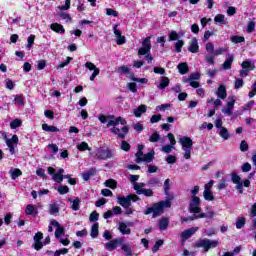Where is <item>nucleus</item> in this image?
Here are the masks:
<instances>
[{
    "instance_id": "1",
    "label": "nucleus",
    "mask_w": 256,
    "mask_h": 256,
    "mask_svg": "<svg viewBox=\"0 0 256 256\" xmlns=\"http://www.w3.org/2000/svg\"><path fill=\"white\" fill-rule=\"evenodd\" d=\"M169 207H171V200L161 201L147 208L144 214L151 215V213H153V217H159V215L163 213V210Z\"/></svg>"
},
{
    "instance_id": "2",
    "label": "nucleus",
    "mask_w": 256,
    "mask_h": 256,
    "mask_svg": "<svg viewBox=\"0 0 256 256\" xmlns=\"http://www.w3.org/2000/svg\"><path fill=\"white\" fill-rule=\"evenodd\" d=\"M178 143L182 147L184 159H191V150L193 149V140L191 137L183 136L179 138Z\"/></svg>"
},
{
    "instance_id": "3",
    "label": "nucleus",
    "mask_w": 256,
    "mask_h": 256,
    "mask_svg": "<svg viewBox=\"0 0 256 256\" xmlns=\"http://www.w3.org/2000/svg\"><path fill=\"white\" fill-rule=\"evenodd\" d=\"M2 137L9 149L10 155H15V148L19 145V137L17 135H13L12 138L7 137V133L3 132Z\"/></svg>"
},
{
    "instance_id": "4",
    "label": "nucleus",
    "mask_w": 256,
    "mask_h": 256,
    "mask_svg": "<svg viewBox=\"0 0 256 256\" xmlns=\"http://www.w3.org/2000/svg\"><path fill=\"white\" fill-rule=\"evenodd\" d=\"M117 201L123 207L124 209H127L128 207H131V201L134 203L139 201V196L135 194H130L128 196H117Z\"/></svg>"
},
{
    "instance_id": "5",
    "label": "nucleus",
    "mask_w": 256,
    "mask_h": 256,
    "mask_svg": "<svg viewBox=\"0 0 256 256\" xmlns=\"http://www.w3.org/2000/svg\"><path fill=\"white\" fill-rule=\"evenodd\" d=\"M217 245H219V240H210L207 238L200 239L196 243V247H201L202 249H204V251L206 253H207V251H209V249H215V247H217Z\"/></svg>"
},
{
    "instance_id": "6",
    "label": "nucleus",
    "mask_w": 256,
    "mask_h": 256,
    "mask_svg": "<svg viewBox=\"0 0 256 256\" xmlns=\"http://www.w3.org/2000/svg\"><path fill=\"white\" fill-rule=\"evenodd\" d=\"M113 155H115L113 153V150H111L109 148L100 147L96 150L94 157H95V159L107 161V159H112Z\"/></svg>"
},
{
    "instance_id": "7",
    "label": "nucleus",
    "mask_w": 256,
    "mask_h": 256,
    "mask_svg": "<svg viewBox=\"0 0 256 256\" xmlns=\"http://www.w3.org/2000/svg\"><path fill=\"white\" fill-rule=\"evenodd\" d=\"M143 187H145V183H143V182H140V183L135 182L134 183V189H135L137 195H145V197H153V190L145 189Z\"/></svg>"
},
{
    "instance_id": "8",
    "label": "nucleus",
    "mask_w": 256,
    "mask_h": 256,
    "mask_svg": "<svg viewBox=\"0 0 256 256\" xmlns=\"http://www.w3.org/2000/svg\"><path fill=\"white\" fill-rule=\"evenodd\" d=\"M63 173H65V170L63 168H60L55 173V168L48 167V174L52 175V180L55 181V183H63V179H64Z\"/></svg>"
},
{
    "instance_id": "9",
    "label": "nucleus",
    "mask_w": 256,
    "mask_h": 256,
    "mask_svg": "<svg viewBox=\"0 0 256 256\" xmlns=\"http://www.w3.org/2000/svg\"><path fill=\"white\" fill-rule=\"evenodd\" d=\"M153 159H155V151H151L147 154H143V152L136 153V163H142V161L145 163H151Z\"/></svg>"
},
{
    "instance_id": "10",
    "label": "nucleus",
    "mask_w": 256,
    "mask_h": 256,
    "mask_svg": "<svg viewBox=\"0 0 256 256\" xmlns=\"http://www.w3.org/2000/svg\"><path fill=\"white\" fill-rule=\"evenodd\" d=\"M127 125V121L125 119H123V117L119 116V117H115L113 115H108V123H107V127H117V125Z\"/></svg>"
},
{
    "instance_id": "11",
    "label": "nucleus",
    "mask_w": 256,
    "mask_h": 256,
    "mask_svg": "<svg viewBox=\"0 0 256 256\" xmlns=\"http://www.w3.org/2000/svg\"><path fill=\"white\" fill-rule=\"evenodd\" d=\"M189 209L190 213H201V198H191Z\"/></svg>"
},
{
    "instance_id": "12",
    "label": "nucleus",
    "mask_w": 256,
    "mask_h": 256,
    "mask_svg": "<svg viewBox=\"0 0 256 256\" xmlns=\"http://www.w3.org/2000/svg\"><path fill=\"white\" fill-rule=\"evenodd\" d=\"M124 241L125 240L123 238H115L113 240H110L105 244V249L107 251H115V249H117L119 245H123Z\"/></svg>"
},
{
    "instance_id": "13",
    "label": "nucleus",
    "mask_w": 256,
    "mask_h": 256,
    "mask_svg": "<svg viewBox=\"0 0 256 256\" xmlns=\"http://www.w3.org/2000/svg\"><path fill=\"white\" fill-rule=\"evenodd\" d=\"M169 141H170V145H164L161 148L162 153H171V151H173L175 145H177V141L175 140V136L172 133H169L167 135Z\"/></svg>"
},
{
    "instance_id": "14",
    "label": "nucleus",
    "mask_w": 256,
    "mask_h": 256,
    "mask_svg": "<svg viewBox=\"0 0 256 256\" xmlns=\"http://www.w3.org/2000/svg\"><path fill=\"white\" fill-rule=\"evenodd\" d=\"M151 52V37H147L142 42V47L138 50V55H147Z\"/></svg>"
},
{
    "instance_id": "15",
    "label": "nucleus",
    "mask_w": 256,
    "mask_h": 256,
    "mask_svg": "<svg viewBox=\"0 0 256 256\" xmlns=\"http://www.w3.org/2000/svg\"><path fill=\"white\" fill-rule=\"evenodd\" d=\"M110 131L111 133H114V135H117L118 139H125V136L129 133V127L124 126L121 129L112 127Z\"/></svg>"
},
{
    "instance_id": "16",
    "label": "nucleus",
    "mask_w": 256,
    "mask_h": 256,
    "mask_svg": "<svg viewBox=\"0 0 256 256\" xmlns=\"http://www.w3.org/2000/svg\"><path fill=\"white\" fill-rule=\"evenodd\" d=\"M85 67L89 71H93L92 75L90 76V81H95V77H97V75H99V73H101L99 68H97V66L95 64H93L92 62H86Z\"/></svg>"
},
{
    "instance_id": "17",
    "label": "nucleus",
    "mask_w": 256,
    "mask_h": 256,
    "mask_svg": "<svg viewBox=\"0 0 256 256\" xmlns=\"http://www.w3.org/2000/svg\"><path fill=\"white\" fill-rule=\"evenodd\" d=\"M197 231H199V227L189 228L187 230H184L180 234V237H181L182 241H187V239H189L192 235H195V233H197Z\"/></svg>"
},
{
    "instance_id": "18",
    "label": "nucleus",
    "mask_w": 256,
    "mask_h": 256,
    "mask_svg": "<svg viewBox=\"0 0 256 256\" xmlns=\"http://www.w3.org/2000/svg\"><path fill=\"white\" fill-rule=\"evenodd\" d=\"M51 225L52 227H56V231H55L56 239H61V237H63L65 233V229L61 227V224H59V222H57L56 220H51Z\"/></svg>"
},
{
    "instance_id": "19",
    "label": "nucleus",
    "mask_w": 256,
    "mask_h": 256,
    "mask_svg": "<svg viewBox=\"0 0 256 256\" xmlns=\"http://www.w3.org/2000/svg\"><path fill=\"white\" fill-rule=\"evenodd\" d=\"M117 27H119V24H115L113 26L114 35L116 37V43L117 45H123L125 44V36L121 35V31L117 30Z\"/></svg>"
},
{
    "instance_id": "20",
    "label": "nucleus",
    "mask_w": 256,
    "mask_h": 256,
    "mask_svg": "<svg viewBox=\"0 0 256 256\" xmlns=\"http://www.w3.org/2000/svg\"><path fill=\"white\" fill-rule=\"evenodd\" d=\"M216 96L218 99H227V88L225 87V85L221 84L217 91L215 92Z\"/></svg>"
},
{
    "instance_id": "21",
    "label": "nucleus",
    "mask_w": 256,
    "mask_h": 256,
    "mask_svg": "<svg viewBox=\"0 0 256 256\" xmlns=\"http://www.w3.org/2000/svg\"><path fill=\"white\" fill-rule=\"evenodd\" d=\"M188 51L190 53H199V42L197 41V38H192L189 42Z\"/></svg>"
},
{
    "instance_id": "22",
    "label": "nucleus",
    "mask_w": 256,
    "mask_h": 256,
    "mask_svg": "<svg viewBox=\"0 0 256 256\" xmlns=\"http://www.w3.org/2000/svg\"><path fill=\"white\" fill-rule=\"evenodd\" d=\"M234 59L235 58L233 57V54H229L224 63L222 64V69H224L225 71L231 69V65H233Z\"/></svg>"
},
{
    "instance_id": "23",
    "label": "nucleus",
    "mask_w": 256,
    "mask_h": 256,
    "mask_svg": "<svg viewBox=\"0 0 256 256\" xmlns=\"http://www.w3.org/2000/svg\"><path fill=\"white\" fill-rule=\"evenodd\" d=\"M118 229L122 235H131V228H129L124 222L119 223Z\"/></svg>"
},
{
    "instance_id": "24",
    "label": "nucleus",
    "mask_w": 256,
    "mask_h": 256,
    "mask_svg": "<svg viewBox=\"0 0 256 256\" xmlns=\"http://www.w3.org/2000/svg\"><path fill=\"white\" fill-rule=\"evenodd\" d=\"M26 215H37L39 213V210H37V206L33 204H28L25 209Z\"/></svg>"
},
{
    "instance_id": "25",
    "label": "nucleus",
    "mask_w": 256,
    "mask_h": 256,
    "mask_svg": "<svg viewBox=\"0 0 256 256\" xmlns=\"http://www.w3.org/2000/svg\"><path fill=\"white\" fill-rule=\"evenodd\" d=\"M68 201H69L70 203H72L71 209H72L73 211H79V209L81 208V206H80V205H81V199L75 198V199L73 200V199L69 198Z\"/></svg>"
},
{
    "instance_id": "26",
    "label": "nucleus",
    "mask_w": 256,
    "mask_h": 256,
    "mask_svg": "<svg viewBox=\"0 0 256 256\" xmlns=\"http://www.w3.org/2000/svg\"><path fill=\"white\" fill-rule=\"evenodd\" d=\"M170 80L169 78L162 76L160 83L157 85L158 89H167L169 87Z\"/></svg>"
},
{
    "instance_id": "27",
    "label": "nucleus",
    "mask_w": 256,
    "mask_h": 256,
    "mask_svg": "<svg viewBox=\"0 0 256 256\" xmlns=\"http://www.w3.org/2000/svg\"><path fill=\"white\" fill-rule=\"evenodd\" d=\"M50 29L52 31H55V33H65V28H63V25L59 23H53L50 25Z\"/></svg>"
},
{
    "instance_id": "28",
    "label": "nucleus",
    "mask_w": 256,
    "mask_h": 256,
    "mask_svg": "<svg viewBox=\"0 0 256 256\" xmlns=\"http://www.w3.org/2000/svg\"><path fill=\"white\" fill-rule=\"evenodd\" d=\"M9 175L11 176V179L15 181L18 177H21L23 175V172L19 168H15L9 171Z\"/></svg>"
},
{
    "instance_id": "29",
    "label": "nucleus",
    "mask_w": 256,
    "mask_h": 256,
    "mask_svg": "<svg viewBox=\"0 0 256 256\" xmlns=\"http://www.w3.org/2000/svg\"><path fill=\"white\" fill-rule=\"evenodd\" d=\"M146 112H147L146 105H140L138 108L133 110V114L135 115V117H141V114Z\"/></svg>"
},
{
    "instance_id": "30",
    "label": "nucleus",
    "mask_w": 256,
    "mask_h": 256,
    "mask_svg": "<svg viewBox=\"0 0 256 256\" xmlns=\"http://www.w3.org/2000/svg\"><path fill=\"white\" fill-rule=\"evenodd\" d=\"M194 219H207L206 218V213L194 214L191 217L182 218V221H184L186 223L187 221H194Z\"/></svg>"
},
{
    "instance_id": "31",
    "label": "nucleus",
    "mask_w": 256,
    "mask_h": 256,
    "mask_svg": "<svg viewBox=\"0 0 256 256\" xmlns=\"http://www.w3.org/2000/svg\"><path fill=\"white\" fill-rule=\"evenodd\" d=\"M218 134L220 135V137L222 139H224V141H227V139H229V137H231V134H229V130H227V128L223 127L219 130Z\"/></svg>"
},
{
    "instance_id": "32",
    "label": "nucleus",
    "mask_w": 256,
    "mask_h": 256,
    "mask_svg": "<svg viewBox=\"0 0 256 256\" xmlns=\"http://www.w3.org/2000/svg\"><path fill=\"white\" fill-rule=\"evenodd\" d=\"M67 253H69V249L63 248V249H60V250H56L54 253H53V251H48L47 255H53L54 254V256H61V255H67Z\"/></svg>"
},
{
    "instance_id": "33",
    "label": "nucleus",
    "mask_w": 256,
    "mask_h": 256,
    "mask_svg": "<svg viewBox=\"0 0 256 256\" xmlns=\"http://www.w3.org/2000/svg\"><path fill=\"white\" fill-rule=\"evenodd\" d=\"M242 69H245L247 71H253L255 69V65L251 63V61L246 60L241 64Z\"/></svg>"
},
{
    "instance_id": "34",
    "label": "nucleus",
    "mask_w": 256,
    "mask_h": 256,
    "mask_svg": "<svg viewBox=\"0 0 256 256\" xmlns=\"http://www.w3.org/2000/svg\"><path fill=\"white\" fill-rule=\"evenodd\" d=\"M215 23H219L220 25H227V20L225 19V15L217 14L214 18Z\"/></svg>"
},
{
    "instance_id": "35",
    "label": "nucleus",
    "mask_w": 256,
    "mask_h": 256,
    "mask_svg": "<svg viewBox=\"0 0 256 256\" xmlns=\"http://www.w3.org/2000/svg\"><path fill=\"white\" fill-rule=\"evenodd\" d=\"M178 71L181 75H185L189 72V66L187 65V63H180L178 65Z\"/></svg>"
},
{
    "instance_id": "36",
    "label": "nucleus",
    "mask_w": 256,
    "mask_h": 256,
    "mask_svg": "<svg viewBox=\"0 0 256 256\" xmlns=\"http://www.w3.org/2000/svg\"><path fill=\"white\" fill-rule=\"evenodd\" d=\"M99 236V223H94L91 228V237L96 239Z\"/></svg>"
},
{
    "instance_id": "37",
    "label": "nucleus",
    "mask_w": 256,
    "mask_h": 256,
    "mask_svg": "<svg viewBox=\"0 0 256 256\" xmlns=\"http://www.w3.org/2000/svg\"><path fill=\"white\" fill-rule=\"evenodd\" d=\"M42 129L43 131H47L48 133H57V131H59V128L55 126H50L48 124H43Z\"/></svg>"
},
{
    "instance_id": "38",
    "label": "nucleus",
    "mask_w": 256,
    "mask_h": 256,
    "mask_svg": "<svg viewBox=\"0 0 256 256\" xmlns=\"http://www.w3.org/2000/svg\"><path fill=\"white\" fill-rule=\"evenodd\" d=\"M203 197L205 201H214L215 196L213 195V192L211 190H204Z\"/></svg>"
},
{
    "instance_id": "39",
    "label": "nucleus",
    "mask_w": 256,
    "mask_h": 256,
    "mask_svg": "<svg viewBox=\"0 0 256 256\" xmlns=\"http://www.w3.org/2000/svg\"><path fill=\"white\" fill-rule=\"evenodd\" d=\"M180 35L183 36L185 34L184 33H177V31L172 30L169 34V41H178Z\"/></svg>"
},
{
    "instance_id": "40",
    "label": "nucleus",
    "mask_w": 256,
    "mask_h": 256,
    "mask_svg": "<svg viewBox=\"0 0 256 256\" xmlns=\"http://www.w3.org/2000/svg\"><path fill=\"white\" fill-rule=\"evenodd\" d=\"M167 227H169V219L162 218L159 221V228L161 229V231H165V229H167Z\"/></svg>"
},
{
    "instance_id": "41",
    "label": "nucleus",
    "mask_w": 256,
    "mask_h": 256,
    "mask_svg": "<svg viewBox=\"0 0 256 256\" xmlns=\"http://www.w3.org/2000/svg\"><path fill=\"white\" fill-rule=\"evenodd\" d=\"M15 105H19L20 107H23L25 105V98H23L22 95H16L14 98Z\"/></svg>"
},
{
    "instance_id": "42",
    "label": "nucleus",
    "mask_w": 256,
    "mask_h": 256,
    "mask_svg": "<svg viewBox=\"0 0 256 256\" xmlns=\"http://www.w3.org/2000/svg\"><path fill=\"white\" fill-rule=\"evenodd\" d=\"M122 251H124L126 256H133V249H131V246H129V244H123Z\"/></svg>"
},
{
    "instance_id": "43",
    "label": "nucleus",
    "mask_w": 256,
    "mask_h": 256,
    "mask_svg": "<svg viewBox=\"0 0 256 256\" xmlns=\"http://www.w3.org/2000/svg\"><path fill=\"white\" fill-rule=\"evenodd\" d=\"M78 151H91L89 144L87 142H81L77 145Z\"/></svg>"
},
{
    "instance_id": "44",
    "label": "nucleus",
    "mask_w": 256,
    "mask_h": 256,
    "mask_svg": "<svg viewBox=\"0 0 256 256\" xmlns=\"http://www.w3.org/2000/svg\"><path fill=\"white\" fill-rule=\"evenodd\" d=\"M105 187H109L110 189H116L117 188V182L113 179H108L104 183Z\"/></svg>"
},
{
    "instance_id": "45",
    "label": "nucleus",
    "mask_w": 256,
    "mask_h": 256,
    "mask_svg": "<svg viewBox=\"0 0 256 256\" xmlns=\"http://www.w3.org/2000/svg\"><path fill=\"white\" fill-rule=\"evenodd\" d=\"M49 213L50 215H55V213H59V205H57L56 203L50 204Z\"/></svg>"
},
{
    "instance_id": "46",
    "label": "nucleus",
    "mask_w": 256,
    "mask_h": 256,
    "mask_svg": "<svg viewBox=\"0 0 256 256\" xmlns=\"http://www.w3.org/2000/svg\"><path fill=\"white\" fill-rule=\"evenodd\" d=\"M183 45H185V42L183 40H177V42H175L176 53H181V49H183Z\"/></svg>"
},
{
    "instance_id": "47",
    "label": "nucleus",
    "mask_w": 256,
    "mask_h": 256,
    "mask_svg": "<svg viewBox=\"0 0 256 256\" xmlns=\"http://www.w3.org/2000/svg\"><path fill=\"white\" fill-rule=\"evenodd\" d=\"M6 89H9L10 91H13L15 89V83H13V80L11 79H6L4 81Z\"/></svg>"
},
{
    "instance_id": "48",
    "label": "nucleus",
    "mask_w": 256,
    "mask_h": 256,
    "mask_svg": "<svg viewBox=\"0 0 256 256\" xmlns=\"http://www.w3.org/2000/svg\"><path fill=\"white\" fill-rule=\"evenodd\" d=\"M207 103H213V105L215 106V107H221V105H223V102L221 101V99H213V98H209L208 100H207Z\"/></svg>"
},
{
    "instance_id": "49",
    "label": "nucleus",
    "mask_w": 256,
    "mask_h": 256,
    "mask_svg": "<svg viewBox=\"0 0 256 256\" xmlns=\"http://www.w3.org/2000/svg\"><path fill=\"white\" fill-rule=\"evenodd\" d=\"M27 49H31V47H33L34 43H35V35L31 34L28 39H27Z\"/></svg>"
},
{
    "instance_id": "50",
    "label": "nucleus",
    "mask_w": 256,
    "mask_h": 256,
    "mask_svg": "<svg viewBox=\"0 0 256 256\" xmlns=\"http://www.w3.org/2000/svg\"><path fill=\"white\" fill-rule=\"evenodd\" d=\"M23 122L20 119H15L10 123L11 129H17V127H21Z\"/></svg>"
},
{
    "instance_id": "51",
    "label": "nucleus",
    "mask_w": 256,
    "mask_h": 256,
    "mask_svg": "<svg viewBox=\"0 0 256 256\" xmlns=\"http://www.w3.org/2000/svg\"><path fill=\"white\" fill-rule=\"evenodd\" d=\"M231 41L232 43H243L245 41V37L235 35L231 37Z\"/></svg>"
},
{
    "instance_id": "52",
    "label": "nucleus",
    "mask_w": 256,
    "mask_h": 256,
    "mask_svg": "<svg viewBox=\"0 0 256 256\" xmlns=\"http://www.w3.org/2000/svg\"><path fill=\"white\" fill-rule=\"evenodd\" d=\"M71 61H73V58L67 57V58H66V61L60 63V64L56 67V69H63V67H67V65H68L69 63H71Z\"/></svg>"
},
{
    "instance_id": "53",
    "label": "nucleus",
    "mask_w": 256,
    "mask_h": 256,
    "mask_svg": "<svg viewBox=\"0 0 256 256\" xmlns=\"http://www.w3.org/2000/svg\"><path fill=\"white\" fill-rule=\"evenodd\" d=\"M199 186H194V188L190 191L191 199L199 198L197 195L199 194Z\"/></svg>"
},
{
    "instance_id": "54",
    "label": "nucleus",
    "mask_w": 256,
    "mask_h": 256,
    "mask_svg": "<svg viewBox=\"0 0 256 256\" xmlns=\"http://www.w3.org/2000/svg\"><path fill=\"white\" fill-rule=\"evenodd\" d=\"M94 175H95V172L88 171L82 174V178L84 181H89V179H91V177H93Z\"/></svg>"
},
{
    "instance_id": "55",
    "label": "nucleus",
    "mask_w": 256,
    "mask_h": 256,
    "mask_svg": "<svg viewBox=\"0 0 256 256\" xmlns=\"http://www.w3.org/2000/svg\"><path fill=\"white\" fill-rule=\"evenodd\" d=\"M227 188V180L225 178H222L220 182L218 183V191H223V189Z\"/></svg>"
},
{
    "instance_id": "56",
    "label": "nucleus",
    "mask_w": 256,
    "mask_h": 256,
    "mask_svg": "<svg viewBox=\"0 0 256 256\" xmlns=\"http://www.w3.org/2000/svg\"><path fill=\"white\" fill-rule=\"evenodd\" d=\"M58 193L60 195H67V193H69V187L68 186H59Z\"/></svg>"
},
{
    "instance_id": "57",
    "label": "nucleus",
    "mask_w": 256,
    "mask_h": 256,
    "mask_svg": "<svg viewBox=\"0 0 256 256\" xmlns=\"http://www.w3.org/2000/svg\"><path fill=\"white\" fill-rule=\"evenodd\" d=\"M159 139H160L159 133H158V132H155V133H153V134L150 136L149 141H150V143H157V141H159Z\"/></svg>"
},
{
    "instance_id": "58",
    "label": "nucleus",
    "mask_w": 256,
    "mask_h": 256,
    "mask_svg": "<svg viewBox=\"0 0 256 256\" xmlns=\"http://www.w3.org/2000/svg\"><path fill=\"white\" fill-rule=\"evenodd\" d=\"M163 245V240L156 241L155 245L152 247V252L157 253L159 248Z\"/></svg>"
},
{
    "instance_id": "59",
    "label": "nucleus",
    "mask_w": 256,
    "mask_h": 256,
    "mask_svg": "<svg viewBox=\"0 0 256 256\" xmlns=\"http://www.w3.org/2000/svg\"><path fill=\"white\" fill-rule=\"evenodd\" d=\"M245 227V218H238L236 221V228L243 229Z\"/></svg>"
},
{
    "instance_id": "60",
    "label": "nucleus",
    "mask_w": 256,
    "mask_h": 256,
    "mask_svg": "<svg viewBox=\"0 0 256 256\" xmlns=\"http://www.w3.org/2000/svg\"><path fill=\"white\" fill-rule=\"evenodd\" d=\"M106 15L112 16V17H119V12H117L114 9L108 8L106 9Z\"/></svg>"
},
{
    "instance_id": "61",
    "label": "nucleus",
    "mask_w": 256,
    "mask_h": 256,
    "mask_svg": "<svg viewBox=\"0 0 256 256\" xmlns=\"http://www.w3.org/2000/svg\"><path fill=\"white\" fill-rule=\"evenodd\" d=\"M229 101L227 102V107H230V108H234L235 107V96H230L229 98Z\"/></svg>"
},
{
    "instance_id": "62",
    "label": "nucleus",
    "mask_w": 256,
    "mask_h": 256,
    "mask_svg": "<svg viewBox=\"0 0 256 256\" xmlns=\"http://www.w3.org/2000/svg\"><path fill=\"white\" fill-rule=\"evenodd\" d=\"M253 31H255V22L250 21L247 25V32L253 33Z\"/></svg>"
},
{
    "instance_id": "63",
    "label": "nucleus",
    "mask_w": 256,
    "mask_h": 256,
    "mask_svg": "<svg viewBox=\"0 0 256 256\" xmlns=\"http://www.w3.org/2000/svg\"><path fill=\"white\" fill-rule=\"evenodd\" d=\"M129 71V68L126 66H121L120 68H118V73H120V75H125L129 73Z\"/></svg>"
},
{
    "instance_id": "64",
    "label": "nucleus",
    "mask_w": 256,
    "mask_h": 256,
    "mask_svg": "<svg viewBox=\"0 0 256 256\" xmlns=\"http://www.w3.org/2000/svg\"><path fill=\"white\" fill-rule=\"evenodd\" d=\"M154 73L156 75H165V68L154 67Z\"/></svg>"
}]
</instances>
